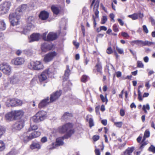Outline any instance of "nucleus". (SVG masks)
Listing matches in <instances>:
<instances>
[{
	"label": "nucleus",
	"mask_w": 155,
	"mask_h": 155,
	"mask_svg": "<svg viewBox=\"0 0 155 155\" xmlns=\"http://www.w3.org/2000/svg\"><path fill=\"white\" fill-rule=\"evenodd\" d=\"M61 94V91H57L52 94L50 96V102H53L57 100L60 97Z\"/></svg>",
	"instance_id": "9d476101"
},
{
	"label": "nucleus",
	"mask_w": 155,
	"mask_h": 155,
	"mask_svg": "<svg viewBox=\"0 0 155 155\" xmlns=\"http://www.w3.org/2000/svg\"><path fill=\"white\" fill-rule=\"evenodd\" d=\"M116 76L117 78L120 77L121 76V73L120 72L118 71L116 73Z\"/></svg>",
	"instance_id": "774afa93"
},
{
	"label": "nucleus",
	"mask_w": 155,
	"mask_h": 155,
	"mask_svg": "<svg viewBox=\"0 0 155 155\" xmlns=\"http://www.w3.org/2000/svg\"><path fill=\"white\" fill-rule=\"evenodd\" d=\"M24 62V58H17L12 60V64L15 65H21L23 64Z\"/></svg>",
	"instance_id": "9b49d317"
},
{
	"label": "nucleus",
	"mask_w": 155,
	"mask_h": 155,
	"mask_svg": "<svg viewBox=\"0 0 155 155\" xmlns=\"http://www.w3.org/2000/svg\"><path fill=\"white\" fill-rule=\"evenodd\" d=\"M19 10H20L19 8L16 9L14 13H11L9 15V21L11 25L13 26L19 24L21 15L18 13V12H19Z\"/></svg>",
	"instance_id": "f257e3e1"
},
{
	"label": "nucleus",
	"mask_w": 155,
	"mask_h": 155,
	"mask_svg": "<svg viewBox=\"0 0 155 155\" xmlns=\"http://www.w3.org/2000/svg\"><path fill=\"white\" fill-rule=\"evenodd\" d=\"M27 8L28 6L26 5H23L17 8L16 9H18V8L20 9L19 11H18V13L21 15L22 13L25 11Z\"/></svg>",
	"instance_id": "4be33fe9"
},
{
	"label": "nucleus",
	"mask_w": 155,
	"mask_h": 155,
	"mask_svg": "<svg viewBox=\"0 0 155 155\" xmlns=\"http://www.w3.org/2000/svg\"><path fill=\"white\" fill-rule=\"evenodd\" d=\"M22 104L21 100L15 98L8 99L6 102V106L8 107L20 106Z\"/></svg>",
	"instance_id": "20e7f679"
},
{
	"label": "nucleus",
	"mask_w": 155,
	"mask_h": 155,
	"mask_svg": "<svg viewBox=\"0 0 155 155\" xmlns=\"http://www.w3.org/2000/svg\"><path fill=\"white\" fill-rule=\"evenodd\" d=\"M57 54V53L55 51L50 52L47 54L45 56L44 59V61L45 62H50L53 60Z\"/></svg>",
	"instance_id": "6e6552de"
},
{
	"label": "nucleus",
	"mask_w": 155,
	"mask_h": 155,
	"mask_svg": "<svg viewBox=\"0 0 155 155\" xmlns=\"http://www.w3.org/2000/svg\"><path fill=\"white\" fill-rule=\"evenodd\" d=\"M114 15L113 13H110V17L112 19V20L113 21V22H114L115 20L114 19Z\"/></svg>",
	"instance_id": "680f3d73"
},
{
	"label": "nucleus",
	"mask_w": 155,
	"mask_h": 155,
	"mask_svg": "<svg viewBox=\"0 0 155 155\" xmlns=\"http://www.w3.org/2000/svg\"><path fill=\"white\" fill-rule=\"evenodd\" d=\"M51 46L46 43H44L41 45V49L43 51H46L51 49Z\"/></svg>",
	"instance_id": "a211bd4d"
},
{
	"label": "nucleus",
	"mask_w": 155,
	"mask_h": 155,
	"mask_svg": "<svg viewBox=\"0 0 155 155\" xmlns=\"http://www.w3.org/2000/svg\"><path fill=\"white\" fill-rule=\"evenodd\" d=\"M11 6V3L8 2H5L0 5V13L5 14L8 12Z\"/></svg>",
	"instance_id": "0eeeda50"
},
{
	"label": "nucleus",
	"mask_w": 155,
	"mask_h": 155,
	"mask_svg": "<svg viewBox=\"0 0 155 155\" xmlns=\"http://www.w3.org/2000/svg\"><path fill=\"white\" fill-rule=\"evenodd\" d=\"M29 32V26L28 25L24 27L23 28L22 33L25 35H26Z\"/></svg>",
	"instance_id": "e433bc0d"
},
{
	"label": "nucleus",
	"mask_w": 155,
	"mask_h": 155,
	"mask_svg": "<svg viewBox=\"0 0 155 155\" xmlns=\"http://www.w3.org/2000/svg\"><path fill=\"white\" fill-rule=\"evenodd\" d=\"M102 124L104 126L107 125V121L106 120H101Z\"/></svg>",
	"instance_id": "0e129e2a"
},
{
	"label": "nucleus",
	"mask_w": 155,
	"mask_h": 155,
	"mask_svg": "<svg viewBox=\"0 0 155 155\" xmlns=\"http://www.w3.org/2000/svg\"><path fill=\"white\" fill-rule=\"evenodd\" d=\"M31 68L32 69L40 70L44 68V66L42 63L40 61H32L30 63Z\"/></svg>",
	"instance_id": "423d86ee"
},
{
	"label": "nucleus",
	"mask_w": 155,
	"mask_h": 155,
	"mask_svg": "<svg viewBox=\"0 0 155 155\" xmlns=\"http://www.w3.org/2000/svg\"><path fill=\"white\" fill-rule=\"evenodd\" d=\"M149 150L151 151L153 153H155V147L151 145L149 148Z\"/></svg>",
	"instance_id": "a19ab883"
},
{
	"label": "nucleus",
	"mask_w": 155,
	"mask_h": 155,
	"mask_svg": "<svg viewBox=\"0 0 155 155\" xmlns=\"http://www.w3.org/2000/svg\"><path fill=\"white\" fill-rule=\"evenodd\" d=\"M41 135V132L39 131H36L33 132L31 134V136H30V139L35 138Z\"/></svg>",
	"instance_id": "b1692460"
},
{
	"label": "nucleus",
	"mask_w": 155,
	"mask_h": 155,
	"mask_svg": "<svg viewBox=\"0 0 155 155\" xmlns=\"http://www.w3.org/2000/svg\"><path fill=\"white\" fill-rule=\"evenodd\" d=\"M116 49L119 53L122 54L124 53V51L122 49L119 48L117 46H116Z\"/></svg>",
	"instance_id": "49530a36"
},
{
	"label": "nucleus",
	"mask_w": 155,
	"mask_h": 155,
	"mask_svg": "<svg viewBox=\"0 0 155 155\" xmlns=\"http://www.w3.org/2000/svg\"><path fill=\"white\" fill-rule=\"evenodd\" d=\"M5 132V130L2 127L0 126V138Z\"/></svg>",
	"instance_id": "4c0bfd02"
},
{
	"label": "nucleus",
	"mask_w": 155,
	"mask_h": 155,
	"mask_svg": "<svg viewBox=\"0 0 155 155\" xmlns=\"http://www.w3.org/2000/svg\"><path fill=\"white\" fill-rule=\"evenodd\" d=\"M70 73V71L69 69V66H67V69L65 71L64 76L66 77V78L67 79L68 78Z\"/></svg>",
	"instance_id": "c9c22d12"
},
{
	"label": "nucleus",
	"mask_w": 155,
	"mask_h": 155,
	"mask_svg": "<svg viewBox=\"0 0 155 155\" xmlns=\"http://www.w3.org/2000/svg\"><path fill=\"white\" fill-rule=\"evenodd\" d=\"M46 71H43L40 75H38V78L40 82H42L46 80L48 75L46 74Z\"/></svg>",
	"instance_id": "2eb2a0df"
},
{
	"label": "nucleus",
	"mask_w": 155,
	"mask_h": 155,
	"mask_svg": "<svg viewBox=\"0 0 155 155\" xmlns=\"http://www.w3.org/2000/svg\"><path fill=\"white\" fill-rule=\"evenodd\" d=\"M113 30L115 32H117L118 31V28L117 25L116 24H114L113 26Z\"/></svg>",
	"instance_id": "5fc2aeb1"
},
{
	"label": "nucleus",
	"mask_w": 155,
	"mask_h": 155,
	"mask_svg": "<svg viewBox=\"0 0 155 155\" xmlns=\"http://www.w3.org/2000/svg\"><path fill=\"white\" fill-rule=\"evenodd\" d=\"M5 118L8 121L13 120L14 119L13 112L12 111L6 114L5 115Z\"/></svg>",
	"instance_id": "6ab92c4d"
},
{
	"label": "nucleus",
	"mask_w": 155,
	"mask_h": 155,
	"mask_svg": "<svg viewBox=\"0 0 155 155\" xmlns=\"http://www.w3.org/2000/svg\"><path fill=\"white\" fill-rule=\"evenodd\" d=\"M24 121L22 120H19L17 121L13 125L12 128L14 130H19L24 126Z\"/></svg>",
	"instance_id": "1a4fd4ad"
},
{
	"label": "nucleus",
	"mask_w": 155,
	"mask_h": 155,
	"mask_svg": "<svg viewBox=\"0 0 155 155\" xmlns=\"http://www.w3.org/2000/svg\"><path fill=\"white\" fill-rule=\"evenodd\" d=\"M58 37L56 33L50 32L47 35V41H52L56 39Z\"/></svg>",
	"instance_id": "4468645a"
},
{
	"label": "nucleus",
	"mask_w": 155,
	"mask_h": 155,
	"mask_svg": "<svg viewBox=\"0 0 155 155\" xmlns=\"http://www.w3.org/2000/svg\"><path fill=\"white\" fill-rule=\"evenodd\" d=\"M41 140L42 143H44L47 141V137H44L41 138Z\"/></svg>",
	"instance_id": "13d9d810"
},
{
	"label": "nucleus",
	"mask_w": 155,
	"mask_h": 155,
	"mask_svg": "<svg viewBox=\"0 0 155 155\" xmlns=\"http://www.w3.org/2000/svg\"><path fill=\"white\" fill-rule=\"evenodd\" d=\"M74 45L76 46L77 48H78L79 46V43L76 42L75 41H74L73 42Z\"/></svg>",
	"instance_id": "338daca9"
},
{
	"label": "nucleus",
	"mask_w": 155,
	"mask_h": 155,
	"mask_svg": "<svg viewBox=\"0 0 155 155\" xmlns=\"http://www.w3.org/2000/svg\"><path fill=\"white\" fill-rule=\"evenodd\" d=\"M150 133L149 131L146 130L144 134V137H148L150 136Z\"/></svg>",
	"instance_id": "3c124183"
},
{
	"label": "nucleus",
	"mask_w": 155,
	"mask_h": 155,
	"mask_svg": "<svg viewBox=\"0 0 155 155\" xmlns=\"http://www.w3.org/2000/svg\"><path fill=\"white\" fill-rule=\"evenodd\" d=\"M100 97L103 102H106V103L107 102V100L106 98H105L103 95L101 94Z\"/></svg>",
	"instance_id": "603ef678"
},
{
	"label": "nucleus",
	"mask_w": 155,
	"mask_h": 155,
	"mask_svg": "<svg viewBox=\"0 0 155 155\" xmlns=\"http://www.w3.org/2000/svg\"><path fill=\"white\" fill-rule=\"evenodd\" d=\"M138 99L139 101H141L143 100V98L141 96V93L140 92V89H138Z\"/></svg>",
	"instance_id": "58836bf2"
},
{
	"label": "nucleus",
	"mask_w": 155,
	"mask_h": 155,
	"mask_svg": "<svg viewBox=\"0 0 155 155\" xmlns=\"http://www.w3.org/2000/svg\"><path fill=\"white\" fill-rule=\"evenodd\" d=\"M49 13L45 11L41 12L39 15L40 19L42 20H46L49 17Z\"/></svg>",
	"instance_id": "ddd939ff"
},
{
	"label": "nucleus",
	"mask_w": 155,
	"mask_h": 155,
	"mask_svg": "<svg viewBox=\"0 0 155 155\" xmlns=\"http://www.w3.org/2000/svg\"><path fill=\"white\" fill-rule=\"evenodd\" d=\"M44 71H46V74L48 77H52L54 74V69L53 68H50L47 69L45 70Z\"/></svg>",
	"instance_id": "aec40b11"
},
{
	"label": "nucleus",
	"mask_w": 155,
	"mask_h": 155,
	"mask_svg": "<svg viewBox=\"0 0 155 155\" xmlns=\"http://www.w3.org/2000/svg\"><path fill=\"white\" fill-rule=\"evenodd\" d=\"M24 142L26 143L28 142L29 140V133L28 131L24 133L23 135Z\"/></svg>",
	"instance_id": "a878e982"
},
{
	"label": "nucleus",
	"mask_w": 155,
	"mask_h": 155,
	"mask_svg": "<svg viewBox=\"0 0 155 155\" xmlns=\"http://www.w3.org/2000/svg\"><path fill=\"white\" fill-rule=\"evenodd\" d=\"M49 98L43 100L38 104V107L40 108H41L45 107L49 103Z\"/></svg>",
	"instance_id": "dca6fc26"
},
{
	"label": "nucleus",
	"mask_w": 155,
	"mask_h": 155,
	"mask_svg": "<svg viewBox=\"0 0 155 155\" xmlns=\"http://www.w3.org/2000/svg\"><path fill=\"white\" fill-rule=\"evenodd\" d=\"M47 34V32H46L44 33L42 35V38L44 40L47 41V37H46V36Z\"/></svg>",
	"instance_id": "4d7b16f0"
},
{
	"label": "nucleus",
	"mask_w": 155,
	"mask_h": 155,
	"mask_svg": "<svg viewBox=\"0 0 155 155\" xmlns=\"http://www.w3.org/2000/svg\"><path fill=\"white\" fill-rule=\"evenodd\" d=\"M41 146L40 144L36 143H33L31 146V148L32 149H38L40 148Z\"/></svg>",
	"instance_id": "cd10ccee"
},
{
	"label": "nucleus",
	"mask_w": 155,
	"mask_h": 155,
	"mask_svg": "<svg viewBox=\"0 0 155 155\" xmlns=\"http://www.w3.org/2000/svg\"><path fill=\"white\" fill-rule=\"evenodd\" d=\"M47 113L44 111H40L31 117V120L34 122L38 123L44 120L46 117Z\"/></svg>",
	"instance_id": "7ed1b4c3"
},
{
	"label": "nucleus",
	"mask_w": 155,
	"mask_h": 155,
	"mask_svg": "<svg viewBox=\"0 0 155 155\" xmlns=\"http://www.w3.org/2000/svg\"><path fill=\"white\" fill-rule=\"evenodd\" d=\"M96 67L97 68V72L101 74L102 67L100 63H97L96 65Z\"/></svg>",
	"instance_id": "72a5a7b5"
},
{
	"label": "nucleus",
	"mask_w": 155,
	"mask_h": 155,
	"mask_svg": "<svg viewBox=\"0 0 155 155\" xmlns=\"http://www.w3.org/2000/svg\"><path fill=\"white\" fill-rule=\"evenodd\" d=\"M5 148V144L2 140H0V152L4 151Z\"/></svg>",
	"instance_id": "7c9ffc66"
},
{
	"label": "nucleus",
	"mask_w": 155,
	"mask_h": 155,
	"mask_svg": "<svg viewBox=\"0 0 155 155\" xmlns=\"http://www.w3.org/2000/svg\"><path fill=\"white\" fill-rule=\"evenodd\" d=\"M30 37L31 40H30V42L38 41L39 39V35L38 34H33L31 35Z\"/></svg>",
	"instance_id": "5701e85b"
},
{
	"label": "nucleus",
	"mask_w": 155,
	"mask_h": 155,
	"mask_svg": "<svg viewBox=\"0 0 155 155\" xmlns=\"http://www.w3.org/2000/svg\"><path fill=\"white\" fill-rule=\"evenodd\" d=\"M117 20L121 25L123 26L124 25V22L120 18H118L117 19Z\"/></svg>",
	"instance_id": "69168bd1"
},
{
	"label": "nucleus",
	"mask_w": 155,
	"mask_h": 155,
	"mask_svg": "<svg viewBox=\"0 0 155 155\" xmlns=\"http://www.w3.org/2000/svg\"><path fill=\"white\" fill-rule=\"evenodd\" d=\"M38 127L37 125H34L31 126V129H30V131L31 130H35L38 129Z\"/></svg>",
	"instance_id": "09e8293b"
},
{
	"label": "nucleus",
	"mask_w": 155,
	"mask_h": 155,
	"mask_svg": "<svg viewBox=\"0 0 155 155\" xmlns=\"http://www.w3.org/2000/svg\"><path fill=\"white\" fill-rule=\"evenodd\" d=\"M134 150V148L133 147H129L124 152V154L125 155L127 154H130Z\"/></svg>",
	"instance_id": "2f4dec72"
},
{
	"label": "nucleus",
	"mask_w": 155,
	"mask_h": 155,
	"mask_svg": "<svg viewBox=\"0 0 155 155\" xmlns=\"http://www.w3.org/2000/svg\"><path fill=\"white\" fill-rule=\"evenodd\" d=\"M106 52L108 54H111L113 52V51L111 47H108L106 50Z\"/></svg>",
	"instance_id": "a18cd8bd"
},
{
	"label": "nucleus",
	"mask_w": 155,
	"mask_h": 155,
	"mask_svg": "<svg viewBox=\"0 0 155 155\" xmlns=\"http://www.w3.org/2000/svg\"><path fill=\"white\" fill-rule=\"evenodd\" d=\"M6 25L3 20L0 21V31H3L6 28Z\"/></svg>",
	"instance_id": "bb28decb"
},
{
	"label": "nucleus",
	"mask_w": 155,
	"mask_h": 155,
	"mask_svg": "<svg viewBox=\"0 0 155 155\" xmlns=\"http://www.w3.org/2000/svg\"><path fill=\"white\" fill-rule=\"evenodd\" d=\"M0 69L4 73L7 75H9L11 74V67L7 64L3 63L0 64Z\"/></svg>",
	"instance_id": "39448f33"
},
{
	"label": "nucleus",
	"mask_w": 155,
	"mask_h": 155,
	"mask_svg": "<svg viewBox=\"0 0 155 155\" xmlns=\"http://www.w3.org/2000/svg\"><path fill=\"white\" fill-rule=\"evenodd\" d=\"M64 144L62 139L60 138H58L56 140V142L55 143H52V145L53 146V148H49L50 149H52L54 148L55 147L54 146H56L57 145L60 146Z\"/></svg>",
	"instance_id": "f3484780"
},
{
	"label": "nucleus",
	"mask_w": 155,
	"mask_h": 155,
	"mask_svg": "<svg viewBox=\"0 0 155 155\" xmlns=\"http://www.w3.org/2000/svg\"><path fill=\"white\" fill-rule=\"evenodd\" d=\"M143 30L144 32H145L146 33H148V29L146 25H143Z\"/></svg>",
	"instance_id": "6e6d98bb"
},
{
	"label": "nucleus",
	"mask_w": 155,
	"mask_h": 155,
	"mask_svg": "<svg viewBox=\"0 0 155 155\" xmlns=\"http://www.w3.org/2000/svg\"><path fill=\"white\" fill-rule=\"evenodd\" d=\"M155 43L152 42H150L148 41H142L141 45H142L143 46H150L152 44H155Z\"/></svg>",
	"instance_id": "c756f323"
},
{
	"label": "nucleus",
	"mask_w": 155,
	"mask_h": 155,
	"mask_svg": "<svg viewBox=\"0 0 155 155\" xmlns=\"http://www.w3.org/2000/svg\"><path fill=\"white\" fill-rule=\"evenodd\" d=\"M70 114L69 113H65L62 116L63 119H66L68 118Z\"/></svg>",
	"instance_id": "37998d69"
},
{
	"label": "nucleus",
	"mask_w": 155,
	"mask_h": 155,
	"mask_svg": "<svg viewBox=\"0 0 155 155\" xmlns=\"http://www.w3.org/2000/svg\"><path fill=\"white\" fill-rule=\"evenodd\" d=\"M12 112L15 119L21 117L24 114V112L21 110H15Z\"/></svg>",
	"instance_id": "f8f14e48"
},
{
	"label": "nucleus",
	"mask_w": 155,
	"mask_h": 155,
	"mask_svg": "<svg viewBox=\"0 0 155 155\" xmlns=\"http://www.w3.org/2000/svg\"><path fill=\"white\" fill-rule=\"evenodd\" d=\"M143 64L141 61H137V67H138L143 68Z\"/></svg>",
	"instance_id": "ea45409f"
},
{
	"label": "nucleus",
	"mask_w": 155,
	"mask_h": 155,
	"mask_svg": "<svg viewBox=\"0 0 155 155\" xmlns=\"http://www.w3.org/2000/svg\"><path fill=\"white\" fill-rule=\"evenodd\" d=\"M19 81L18 78L16 75H14L10 78V82L13 84H17Z\"/></svg>",
	"instance_id": "412c9836"
},
{
	"label": "nucleus",
	"mask_w": 155,
	"mask_h": 155,
	"mask_svg": "<svg viewBox=\"0 0 155 155\" xmlns=\"http://www.w3.org/2000/svg\"><path fill=\"white\" fill-rule=\"evenodd\" d=\"M72 125L70 123L66 124L60 127L58 129L59 132L60 133H66L68 136L70 137L71 134L74 133V130L71 129Z\"/></svg>",
	"instance_id": "f03ea898"
},
{
	"label": "nucleus",
	"mask_w": 155,
	"mask_h": 155,
	"mask_svg": "<svg viewBox=\"0 0 155 155\" xmlns=\"http://www.w3.org/2000/svg\"><path fill=\"white\" fill-rule=\"evenodd\" d=\"M150 109V106L148 104H147L146 105H143V108H142L143 110H149Z\"/></svg>",
	"instance_id": "de8ad7c7"
},
{
	"label": "nucleus",
	"mask_w": 155,
	"mask_h": 155,
	"mask_svg": "<svg viewBox=\"0 0 155 155\" xmlns=\"http://www.w3.org/2000/svg\"><path fill=\"white\" fill-rule=\"evenodd\" d=\"M122 122H114V125L117 127H120L122 126Z\"/></svg>",
	"instance_id": "c03bdc74"
},
{
	"label": "nucleus",
	"mask_w": 155,
	"mask_h": 155,
	"mask_svg": "<svg viewBox=\"0 0 155 155\" xmlns=\"http://www.w3.org/2000/svg\"><path fill=\"white\" fill-rule=\"evenodd\" d=\"M128 17L131 18L133 20L137 19L138 17V14L137 13H134L132 15H129Z\"/></svg>",
	"instance_id": "f704fd0d"
},
{
	"label": "nucleus",
	"mask_w": 155,
	"mask_h": 155,
	"mask_svg": "<svg viewBox=\"0 0 155 155\" xmlns=\"http://www.w3.org/2000/svg\"><path fill=\"white\" fill-rule=\"evenodd\" d=\"M89 123L90 127H91L94 125L93 120L92 118H90L89 120Z\"/></svg>",
	"instance_id": "864d4df0"
},
{
	"label": "nucleus",
	"mask_w": 155,
	"mask_h": 155,
	"mask_svg": "<svg viewBox=\"0 0 155 155\" xmlns=\"http://www.w3.org/2000/svg\"><path fill=\"white\" fill-rule=\"evenodd\" d=\"M87 76L85 75H83V76H82L81 79V81L82 82H85L87 81Z\"/></svg>",
	"instance_id": "8fccbe9b"
},
{
	"label": "nucleus",
	"mask_w": 155,
	"mask_h": 155,
	"mask_svg": "<svg viewBox=\"0 0 155 155\" xmlns=\"http://www.w3.org/2000/svg\"><path fill=\"white\" fill-rule=\"evenodd\" d=\"M121 35L122 36L124 37L127 38L129 37V35L127 34V33L125 32H123L121 33Z\"/></svg>",
	"instance_id": "052dcab7"
},
{
	"label": "nucleus",
	"mask_w": 155,
	"mask_h": 155,
	"mask_svg": "<svg viewBox=\"0 0 155 155\" xmlns=\"http://www.w3.org/2000/svg\"><path fill=\"white\" fill-rule=\"evenodd\" d=\"M95 152L96 155H100V152L99 149H96L95 150Z\"/></svg>",
	"instance_id": "e2e57ef3"
},
{
	"label": "nucleus",
	"mask_w": 155,
	"mask_h": 155,
	"mask_svg": "<svg viewBox=\"0 0 155 155\" xmlns=\"http://www.w3.org/2000/svg\"><path fill=\"white\" fill-rule=\"evenodd\" d=\"M51 9L53 13L56 15H58L60 9L58 7L52 5L51 8Z\"/></svg>",
	"instance_id": "393cba45"
},
{
	"label": "nucleus",
	"mask_w": 155,
	"mask_h": 155,
	"mask_svg": "<svg viewBox=\"0 0 155 155\" xmlns=\"http://www.w3.org/2000/svg\"><path fill=\"white\" fill-rule=\"evenodd\" d=\"M107 20V18L106 16H103L101 19V23L104 24Z\"/></svg>",
	"instance_id": "79ce46f5"
},
{
	"label": "nucleus",
	"mask_w": 155,
	"mask_h": 155,
	"mask_svg": "<svg viewBox=\"0 0 155 155\" xmlns=\"http://www.w3.org/2000/svg\"><path fill=\"white\" fill-rule=\"evenodd\" d=\"M99 0H97L96 3L94 5V8H95L96 11L95 12V15L96 17H97L99 13V12L98 11V9L99 5Z\"/></svg>",
	"instance_id": "c85d7f7f"
},
{
	"label": "nucleus",
	"mask_w": 155,
	"mask_h": 155,
	"mask_svg": "<svg viewBox=\"0 0 155 155\" xmlns=\"http://www.w3.org/2000/svg\"><path fill=\"white\" fill-rule=\"evenodd\" d=\"M99 138V136L98 135H94L93 137V140L96 141L98 140Z\"/></svg>",
	"instance_id": "bf43d9fd"
},
{
	"label": "nucleus",
	"mask_w": 155,
	"mask_h": 155,
	"mask_svg": "<svg viewBox=\"0 0 155 155\" xmlns=\"http://www.w3.org/2000/svg\"><path fill=\"white\" fill-rule=\"evenodd\" d=\"M141 40H135L133 41L130 42V43L131 45L133 46H134V44H136L138 45H141Z\"/></svg>",
	"instance_id": "473e14b6"
}]
</instances>
